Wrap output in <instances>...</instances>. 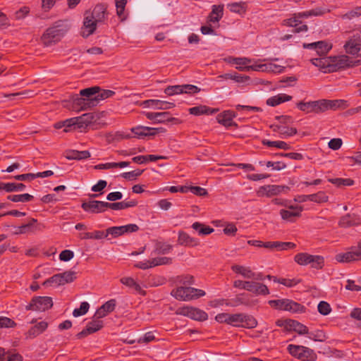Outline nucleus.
<instances>
[{
  "label": "nucleus",
  "instance_id": "nucleus-1",
  "mask_svg": "<svg viewBox=\"0 0 361 361\" xmlns=\"http://www.w3.org/2000/svg\"><path fill=\"white\" fill-rule=\"evenodd\" d=\"M297 107L307 114H322L328 110L336 111L338 109H344L348 106V103L344 99H319L310 102H300Z\"/></svg>",
  "mask_w": 361,
  "mask_h": 361
},
{
  "label": "nucleus",
  "instance_id": "nucleus-2",
  "mask_svg": "<svg viewBox=\"0 0 361 361\" xmlns=\"http://www.w3.org/2000/svg\"><path fill=\"white\" fill-rule=\"evenodd\" d=\"M100 87L98 86H93L88 88L81 90L80 91V95L76 96L73 99V104L75 106H77L80 110H87L91 109L97 105H92V99L94 97H97V93L99 92Z\"/></svg>",
  "mask_w": 361,
  "mask_h": 361
},
{
  "label": "nucleus",
  "instance_id": "nucleus-3",
  "mask_svg": "<svg viewBox=\"0 0 361 361\" xmlns=\"http://www.w3.org/2000/svg\"><path fill=\"white\" fill-rule=\"evenodd\" d=\"M67 32V28L61 22H56L47 28L42 36L43 44L48 47L59 42Z\"/></svg>",
  "mask_w": 361,
  "mask_h": 361
},
{
  "label": "nucleus",
  "instance_id": "nucleus-4",
  "mask_svg": "<svg viewBox=\"0 0 361 361\" xmlns=\"http://www.w3.org/2000/svg\"><path fill=\"white\" fill-rule=\"evenodd\" d=\"M171 295L179 300L188 301L205 295L203 290L180 286L171 291Z\"/></svg>",
  "mask_w": 361,
  "mask_h": 361
},
{
  "label": "nucleus",
  "instance_id": "nucleus-5",
  "mask_svg": "<svg viewBox=\"0 0 361 361\" xmlns=\"http://www.w3.org/2000/svg\"><path fill=\"white\" fill-rule=\"evenodd\" d=\"M295 262L302 266L310 264L312 268L322 269L324 264V257L319 255H312L308 253L301 252L294 257Z\"/></svg>",
  "mask_w": 361,
  "mask_h": 361
},
{
  "label": "nucleus",
  "instance_id": "nucleus-6",
  "mask_svg": "<svg viewBox=\"0 0 361 361\" xmlns=\"http://www.w3.org/2000/svg\"><path fill=\"white\" fill-rule=\"evenodd\" d=\"M269 304L277 310L294 313L302 312L305 309L300 304L288 299L272 300L269 301Z\"/></svg>",
  "mask_w": 361,
  "mask_h": 361
},
{
  "label": "nucleus",
  "instance_id": "nucleus-7",
  "mask_svg": "<svg viewBox=\"0 0 361 361\" xmlns=\"http://www.w3.org/2000/svg\"><path fill=\"white\" fill-rule=\"evenodd\" d=\"M335 259L341 263H350L361 260V240L357 246L351 247L348 251L337 254L335 256Z\"/></svg>",
  "mask_w": 361,
  "mask_h": 361
},
{
  "label": "nucleus",
  "instance_id": "nucleus-8",
  "mask_svg": "<svg viewBox=\"0 0 361 361\" xmlns=\"http://www.w3.org/2000/svg\"><path fill=\"white\" fill-rule=\"evenodd\" d=\"M76 279V272L74 271H67L63 273L54 274L49 278L44 283V286L54 284L56 286H62L66 283H71Z\"/></svg>",
  "mask_w": 361,
  "mask_h": 361
},
{
  "label": "nucleus",
  "instance_id": "nucleus-9",
  "mask_svg": "<svg viewBox=\"0 0 361 361\" xmlns=\"http://www.w3.org/2000/svg\"><path fill=\"white\" fill-rule=\"evenodd\" d=\"M52 305L51 298L39 296L33 298L31 302L26 305L25 309L27 310L43 312L51 308Z\"/></svg>",
  "mask_w": 361,
  "mask_h": 361
},
{
  "label": "nucleus",
  "instance_id": "nucleus-10",
  "mask_svg": "<svg viewBox=\"0 0 361 361\" xmlns=\"http://www.w3.org/2000/svg\"><path fill=\"white\" fill-rule=\"evenodd\" d=\"M332 72L338 71L349 67L360 64V61H353L346 55L332 56Z\"/></svg>",
  "mask_w": 361,
  "mask_h": 361
},
{
  "label": "nucleus",
  "instance_id": "nucleus-11",
  "mask_svg": "<svg viewBox=\"0 0 361 361\" xmlns=\"http://www.w3.org/2000/svg\"><path fill=\"white\" fill-rule=\"evenodd\" d=\"M177 313L198 321H204L208 317L204 311L189 306L179 308Z\"/></svg>",
  "mask_w": 361,
  "mask_h": 361
},
{
  "label": "nucleus",
  "instance_id": "nucleus-12",
  "mask_svg": "<svg viewBox=\"0 0 361 361\" xmlns=\"http://www.w3.org/2000/svg\"><path fill=\"white\" fill-rule=\"evenodd\" d=\"M97 119V116L93 113H86L80 116L75 117L64 122V126L70 127L77 124L78 128H84L93 123Z\"/></svg>",
  "mask_w": 361,
  "mask_h": 361
},
{
  "label": "nucleus",
  "instance_id": "nucleus-13",
  "mask_svg": "<svg viewBox=\"0 0 361 361\" xmlns=\"http://www.w3.org/2000/svg\"><path fill=\"white\" fill-rule=\"evenodd\" d=\"M287 190H288V187L285 185H267L261 186L257 192V194L259 197L266 196L271 197L281 194Z\"/></svg>",
  "mask_w": 361,
  "mask_h": 361
},
{
  "label": "nucleus",
  "instance_id": "nucleus-14",
  "mask_svg": "<svg viewBox=\"0 0 361 361\" xmlns=\"http://www.w3.org/2000/svg\"><path fill=\"white\" fill-rule=\"evenodd\" d=\"M103 326V321L100 320V319L94 318V315L92 320L87 324L86 328L79 332L75 336L78 339H82L90 334L98 331Z\"/></svg>",
  "mask_w": 361,
  "mask_h": 361
},
{
  "label": "nucleus",
  "instance_id": "nucleus-15",
  "mask_svg": "<svg viewBox=\"0 0 361 361\" xmlns=\"http://www.w3.org/2000/svg\"><path fill=\"white\" fill-rule=\"evenodd\" d=\"M139 227L137 224H130L121 226H113L106 229L107 236L111 235L113 238H117L125 233H133L137 231Z\"/></svg>",
  "mask_w": 361,
  "mask_h": 361
},
{
  "label": "nucleus",
  "instance_id": "nucleus-16",
  "mask_svg": "<svg viewBox=\"0 0 361 361\" xmlns=\"http://www.w3.org/2000/svg\"><path fill=\"white\" fill-rule=\"evenodd\" d=\"M132 132L137 138H144L145 137L154 136L159 133L164 132L162 128H150L146 126H138L132 128Z\"/></svg>",
  "mask_w": 361,
  "mask_h": 361
},
{
  "label": "nucleus",
  "instance_id": "nucleus-17",
  "mask_svg": "<svg viewBox=\"0 0 361 361\" xmlns=\"http://www.w3.org/2000/svg\"><path fill=\"white\" fill-rule=\"evenodd\" d=\"M345 51L351 55H357L361 50V37L359 33L354 34L344 44Z\"/></svg>",
  "mask_w": 361,
  "mask_h": 361
},
{
  "label": "nucleus",
  "instance_id": "nucleus-18",
  "mask_svg": "<svg viewBox=\"0 0 361 361\" xmlns=\"http://www.w3.org/2000/svg\"><path fill=\"white\" fill-rule=\"evenodd\" d=\"M30 324H35L25 334L27 338H34L38 336L39 335L44 333L48 328L49 324L45 321H41L39 322H37L36 319H33Z\"/></svg>",
  "mask_w": 361,
  "mask_h": 361
},
{
  "label": "nucleus",
  "instance_id": "nucleus-19",
  "mask_svg": "<svg viewBox=\"0 0 361 361\" xmlns=\"http://www.w3.org/2000/svg\"><path fill=\"white\" fill-rule=\"evenodd\" d=\"M106 202L90 200L82 202L81 207L85 212L97 214L104 212L106 209Z\"/></svg>",
  "mask_w": 361,
  "mask_h": 361
},
{
  "label": "nucleus",
  "instance_id": "nucleus-20",
  "mask_svg": "<svg viewBox=\"0 0 361 361\" xmlns=\"http://www.w3.org/2000/svg\"><path fill=\"white\" fill-rule=\"evenodd\" d=\"M282 25L287 27H294L293 30V32L294 33L307 32L308 30L307 25L305 24L302 25V21L298 18L295 13L293 17L283 20Z\"/></svg>",
  "mask_w": 361,
  "mask_h": 361
},
{
  "label": "nucleus",
  "instance_id": "nucleus-21",
  "mask_svg": "<svg viewBox=\"0 0 361 361\" xmlns=\"http://www.w3.org/2000/svg\"><path fill=\"white\" fill-rule=\"evenodd\" d=\"M310 61L323 73H333L331 70L332 56L312 59Z\"/></svg>",
  "mask_w": 361,
  "mask_h": 361
},
{
  "label": "nucleus",
  "instance_id": "nucleus-22",
  "mask_svg": "<svg viewBox=\"0 0 361 361\" xmlns=\"http://www.w3.org/2000/svg\"><path fill=\"white\" fill-rule=\"evenodd\" d=\"M116 305L115 299H111L103 304L94 313V318L102 319L112 312Z\"/></svg>",
  "mask_w": 361,
  "mask_h": 361
},
{
  "label": "nucleus",
  "instance_id": "nucleus-23",
  "mask_svg": "<svg viewBox=\"0 0 361 361\" xmlns=\"http://www.w3.org/2000/svg\"><path fill=\"white\" fill-rule=\"evenodd\" d=\"M361 224L359 216L355 214H348L342 216L338 222L341 227L348 228L353 226H357Z\"/></svg>",
  "mask_w": 361,
  "mask_h": 361
},
{
  "label": "nucleus",
  "instance_id": "nucleus-24",
  "mask_svg": "<svg viewBox=\"0 0 361 361\" xmlns=\"http://www.w3.org/2000/svg\"><path fill=\"white\" fill-rule=\"evenodd\" d=\"M290 210L287 209H281L280 211V214L281 218L284 220L292 221L295 217H298L300 216L302 209L299 206H288V207Z\"/></svg>",
  "mask_w": 361,
  "mask_h": 361
},
{
  "label": "nucleus",
  "instance_id": "nucleus-25",
  "mask_svg": "<svg viewBox=\"0 0 361 361\" xmlns=\"http://www.w3.org/2000/svg\"><path fill=\"white\" fill-rule=\"evenodd\" d=\"M93 20H94L85 13L83 21V27L82 28V35L83 37H87L93 34L95 31L97 23Z\"/></svg>",
  "mask_w": 361,
  "mask_h": 361
},
{
  "label": "nucleus",
  "instance_id": "nucleus-26",
  "mask_svg": "<svg viewBox=\"0 0 361 361\" xmlns=\"http://www.w3.org/2000/svg\"><path fill=\"white\" fill-rule=\"evenodd\" d=\"M86 13L94 20V22L102 23L105 19L106 8L103 4H98L92 12H86Z\"/></svg>",
  "mask_w": 361,
  "mask_h": 361
},
{
  "label": "nucleus",
  "instance_id": "nucleus-27",
  "mask_svg": "<svg viewBox=\"0 0 361 361\" xmlns=\"http://www.w3.org/2000/svg\"><path fill=\"white\" fill-rule=\"evenodd\" d=\"M178 243L179 245L188 247H195L200 244L198 239L191 237L182 231L178 232Z\"/></svg>",
  "mask_w": 361,
  "mask_h": 361
},
{
  "label": "nucleus",
  "instance_id": "nucleus-28",
  "mask_svg": "<svg viewBox=\"0 0 361 361\" xmlns=\"http://www.w3.org/2000/svg\"><path fill=\"white\" fill-rule=\"evenodd\" d=\"M250 285H247V290L253 293L254 294L258 295H267L270 293L268 287L262 283L255 282V281H249Z\"/></svg>",
  "mask_w": 361,
  "mask_h": 361
},
{
  "label": "nucleus",
  "instance_id": "nucleus-29",
  "mask_svg": "<svg viewBox=\"0 0 361 361\" xmlns=\"http://www.w3.org/2000/svg\"><path fill=\"white\" fill-rule=\"evenodd\" d=\"M144 104L147 106L162 110L169 109L175 106V104L173 102H169L159 99H147L144 102Z\"/></svg>",
  "mask_w": 361,
  "mask_h": 361
},
{
  "label": "nucleus",
  "instance_id": "nucleus-30",
  "mask_svg": "<svg viewBox=\"0 0 361 361\" xmlns=\"http://www.w3.org/2000/svg\"><path fill=\"white\" fill-rule=\"evenodd\" d=\"M235 117V114L231 111H224V112L218 114L216 120L218 123L222 124L226 127H231L232 126H236L237 124L233 121Z\"/></svg>",
  "mask_w": 361,
  "mask_h": 361
},
{
  "label": "nucleus",
  "instance_id": "nucleus-31",
  "mask_svg": "<svg viewBox=\"0 0 361 361\" xmlns=\"http://www.w3.org/2000/svg\"><path fill=\"white\" fill-rule=\"evenodd\" d=\"M90 157V153L87 150H68L65 152V157L68 160H82L86 159Z\"/></svg>",
  "mask_w": 361,
  "mask_h": 361
},
{
  "label": "nucleus",
  "instance_id": "nucleus-32",
  "mask_svg": "<svg viewBox=\"0 0 361 361\" xmlns=\"http://www.w3.org/2000/svg\"><path fill=\"white\" fill-rule=\"evenodd\" d=\"M231 269L233 272L241 275L245 279H252L253 277H255V273L248 267L235 264L231 267Z\"/></svg>",
  "mask_w": 361,
  "mask_h": 361
},
{
  "label": "nucleus",
  "instance_id": "nucleus-33",
  "mask_svg": "<svg viewBox=\"0 0 361 361\" xmlns=\"http://www.w3.org/2000/svg\"><path fill=\"white\" fill-rule=\"evenodd\" d=\"M273 130L279 133L282 138L293 136L298 132L295 128H290L283 125H276L273 126Z\"/></svg>",
  "mask_w": 361,
  "mask_h": 361
},
{
  "label": "nucleus",
  "instance_id": "nucleus-34",
  "mask_svg": "<svg viewBox=\"0 0 361 361\" xmlns=\"http://www.w3.org/2000/svg\"><path fill=\"white\" fill-rule=\"evenodd\" d=\"M220 304H225L226 305L231 307H237L240 305H249L250 303L249 300L246 298V294L242 293L236 295V297L231 300V302H227V300H222Z\"/></svg>",
  "mask_w": 361,
  "mask_h": 361
},
{
  "label": "nucleus",
  "instance_id": "nucleus-35",
  "mask_svg": "<svg viewBox=\"0 0 361 361\" xmlns=\"http://www.w3.org/2000/svg\"><path fill=\"white\" fill-rule=\"evenodd\" d=\"M224 15V5H213L208 20L212 23H218Z\"/></svg>",
  "mask_w": 361,
  "mask_h": 361
},
{
  "label": "nucleus",
  "instance_id": "nucleus-36",
  "mask_svg": "<svg viewBox=\"0 0 361 361\" xmlns=\"http://www.w3.org/2000/svg\"><path fill=\"white\" fill-rule=\"evenodd\" d=\"M120 282L128 288H133L136 293H140L143 295H145V291L142 289L140 285L132 277H123L120 279Z\"/></svg>",
  "mask_w": 361,
  "mask_h": 361
},
{
  "label": "nucleus",
  "instance_id": "nucleus-37",
  "mask_svg": "<svg viewBox=\"0 0 361 361\" xmlns=\"http://www.w3.org/2000/svg\"><path fill=\"white\" fill-rule=\"evenodd\" d=\"M217 109H211L207 106L204 105H200L197 106H194L189 109V113L192 115L195 116H200L203 114H214L216 112H217Z\"/></svg>",
  "mask_w": 361,
  "mask_h": 361
},
{
  "label": "nucleus",
  "instance_id": "nucleus-38",
  "mask_svg": "<svg viewBox=\"0 0 361 361\" xmlns=\"http://www.w3.org/2000/svg\"><path fill=\"white\" fill-rule=\"evenodd\" d=\"M292 99V97L286 94H279L273 96L267 100V104L271 106H276L283 102Z\"/></svg>",
  "mask_w": 361,
  "mask_h": 361
},
{
  "label": "nucleus",
  "instance_id": "nucleus-39",
  "mask_svg": "<svg viewBox=\"0 0 361 361\" xmlns=\"http://www.w3.org/2000/svg\"><path fill=\"white\" fill-rule=\"evenodd\" d=\"M317 356L314 351L307 347L302 345L298 359L302 361H314Z\"/></svg>",
  "mask_w": 361,
  "mask_h": 361
},
{
  "label": "nucleus",
  "instance_id": "nucleus-40",
  "mask_svg": "<svg viewBox=\"0 0 361 361\" xmlns=\"http://www.w3.org/2000/svg\"><path fill=\"white\" fill-rule=\"evenodd\" d=\"M191 227L197 232L200 235H207L214 232V228L206 226L200 222H195L192 224Z\"/></svg>",
  "mask_w": 361,
  "mask_h": 361
},
{
  "label": "nucleus",
  "instance_id": "nucleus-41",
  "mask_svg": "<svg viewBox=\"0 0 361 361\" xmlns=\"http://www.w3.org/2000/svg\"><path fill=\"white\" fill-rule=\"evenodd\" d=\"M115 94V92L112 90H99V92L97 93V97H94V99H92V105H97L101 101L104 100L107 98H109Z\"/></svg>",
  "mask_w": 361,
  "mask_h": 361
},
{
  "label": "nucleus",
  "instance_id": "nucleus-42",
  "mask_svg": "<svg viewBox=\"0 0 361 361\" xmlns=\"http://www.w3.org/2000/svg\"><path fill=\"white\" fill-rule=\"evenodd\" d=\"M2 188L7 192L23 191L25 188V185L20 183H4L1 184Z\"/></svg>",
  "mask_w": 361,
  "mask_h": 361
},
{
  "label": "nucleus",
  "instance_id": "nucleus-43",
  "mask_svg": "<svg viewBox=\"0 0 361 361\" xmlns=\"http://www.w3.org/2000/svg\"><path fill=\"white\" fill-rule=\"evenodd\" d=\"M262 144L268 147H276L279 149H283L288 150L290 149V145L283 141H271L269 140H263Z\"/></svg>",
  "mask_w": 361,
  "mask_h": 361
},
{
  "label": "nucleus",
  "instance_id": "nucleus-44",
  "mask_svg": "<svg viewBox=\"0 0 361 361\" xmlns=\"http://www.w3.org/2000/svg\"><path fill=\"white\" fill-rule=\"evenodd\" d=\"M34 197L28 193L21 195H9L7 199L13 202H27L32 201Z\"/></svg>",
  "mask_w": 361,
  "mask_h": 361
},
{
  "label": "nucleus",
  "instance_id": "nucleus-45",
  "mask_svg": "<svg viewBox=\"0 0 361 361\" xmlns=\"http://www.w3.org/2000/svg\"><path fill=\"white\" fill-rule=\"evenodd\" d=\"M116 13L121 20H124L127 18V15L125 13V8L127 4V0H115Z\"/></svg>",
  "mask_w": 361,
  "mask_h": 361
},
{
  "label": "nucleus",
  "instance_id": "nucleus-46",
  "mask_svg": "<svg viewBox=\"0 0 361 361\" xmlns=\"http://www.w3.org/2000/svg\"><path fill=\"white\" fill-rule=\"evenodd\" d=\"M308 338L314 341L324 342L326 339L325 333L320 329L310 331L307 334Z\"/></svg>",
  "mask_w": 361,
  "mask_h": 361
},
{
  "label": "nucleus",
  "instance_id": "nucleus-47",
  "mask_svg": "<svg viewBox=\"0 0 361 361\" xmlns=\"http://www.w3.org/2000/svg\"><path fill=\"white\" fill-rule=\"evenodd\" d=\"M316 44L315 51L320 56L326 55L331 49V46L324 41L316 42Z\"/></svg>",
  "mask_w": 361,
  "mask_h": 361
},
{
  "label": "nucleus",
  "instance_id": "nucleus-48",
  "mask_svg": "<svg viewBox=\"0 0 361 361\" xmlns=\"http://www.w3.org/2000/svg\"><path fill=\"white\" fill-rule=\"evenodd\" d=\"M329 182L334 184L335 185L338 187L341 186H350L354 184V180L350 178H331L329 180Z\"/></svg>",
  "mask_w": 361,
  "mask_h": 361
},
{
  "label": "nucleus",
  "instance_id": "nucleus-49",
  "mask_svg": "<svg viewBox=\"0 0 361 361\" xmlns=\"http://www.w3.org/2000/svg\"><path fill=\"white\" fill-rule=\"evenodd\" d=\"M243 318H245V314L243 313L230 314L228 324L238 326L240 324H243Z\"/></svg>",
  "mask_w": 361,
  "mask_h": 361
},
{
  "label": "nucleus",
  "instance_id": "nucleus-50",
  "mask_svg": "<svg viewBox=\"0 0 361 361\" xmlns=\"http://www.w3.org/2000/svg\"><path fill=\"white\" fill-rule=\"evenodd\" d=\"M285 67L272 63H264L263 72L282 73Z\"/></svg>",
  "mask_w": 361,
  "mask_h": 361
},
{
  "label": "nucleus",
  "instance_id": "nucleus-51",
  "mask_svg": "<svg viewBox=\"0 0 361 361\" xmlns=\"http://www.w3.org/2000/svg\"><path fill=\"white\" fill-rule=\"evenodd\" d=\"M90 308V305L87 302H82L80 303V306L79 308H76L73 312V315L75 317H78L82 315L85 314Z\"/></svg>",
  "mask_w": 361,
  "mask_h": 361
},
{
  "label": "nucleus",
  "instance_id": "nucleus-52",
  "mask_svg": "<svg viewBox=\"0 0 361 361\" xmlns=\"http://www.w3.org/2000/svg\"><path fill=\"white\" fill-rule=\"evenodd\" d=\"M361 16V6H357L342 16L343 19L352 20Z\"/></svg>",
  "mask_w": 361,
  "mask_h": 361
},
{
  "label": "nucleus",
  "instance_id": "nucleus-53",
  "mask_svg": "<svg viewBox=\"0 0 361 361\" xmlns=\"http://www.w3.org/2000/svg\"><path fill=\"white\" fill-rule=\"evenodd\" d=\"M242 326L249 329H252L257 326V322L252 316L245 314V318H243V322Z\"/></svg>",
  "mask_w": 361,
  "mask_h": 361
},
{
  "label": "nucleus",
  "instance_id": "nucleus-54",
  "mask_svg": "<svg viewBox=\"0 0 361 361\" xmlns=\"http://www.w3.org/2000/svg\"><path fill=\"white\" fill-rule=\"evenodd\" d=\"M311 201L317 203H323L328 201V196L323 191L311 195Z\"/></svg>",
  "mask_w": 361,
  "mask_h": 361
},
{
  "label": "nucleus",
  "instance_id": "nucleus-55",
  "mask_svg": "<svg viewBox=\"0 0 361 361\" xmlns=\"http://www.w3.org/2000/svg\"><path fill=\"white\" fill-rule=\"evenodd\" d=\"M164 93L169 96L183 94V88L181 85L168 86L164 90Z\"/></svg>",
  "mask_w": 361,
  "mask_h": 361
},
{
  "label": "nucleus",
  "instance_id": "nucleus-56",
  "mask_svg": "<svg viewBox=\"0 0 361 361\" xmlns=\"http://www.w3.org/2000/svg\"><path fill=\"white\" fill-rule=\"evenodd\" d=\"M152 266L156 267L159 265L162 264H171L172 259L171 258L166 257H155L152 259Z\"/></svg>",
  "mask_w": 361,
  "mask_h": 361
},
{
  "label": "nucleus",
  "instance_id": "nucleus-57",
  "mask_svg": "<svg viewBox=\"0 0 361 361\" xmlns=\"http://www.w3.org/2000/svg\"><path fill=\"white\" fill-rule=\"evenodd\" d=\"M317 309H318L319 312L322 315H327L331 311L330 305L325 301H321L318 304Z\"/></svg>",
  "mask_w": 361,
  "mask_h": 361
},
{
  "label": "nucleus",
  "instance_id": "nucleus-58",
  "mask_svg": "<svg viewBox=\"0 0 361 361\" xmlns=\"http://www.w3.org/2000/svg\"><path fill=\"white\" fill-rule=\"evenodd\" d=\"M16 326V323L6 317H0V328H12Z\"/></svg>",
  "mask_w": 361,
  "mask_h": 361
},
{
  "label": "nucleus",
  "instance_id": "nucleus-59",
  "mask_svg": "<svg viewBox=\"0 0 361 361\" xmlns=\"http://www.w3.org/2000/svg\"><path fill=\"white\" fill-rule=\"evenodd\" d=\"M302 348V345L290 344L287 347V350L288 353L293 357H297L298 359L299 355L300 354V350Z\"/></svg>",
  "mask_w": 361,
  "mask_h": 361
},
{
  "label": "nucleus",
  "instance_id": "nucleus-60",
  "mask_svg": "<svg viewBox=\"0 0 361 361\" xmlns=\"http://www.w3.org/2000/svg\"><path fill=\"white\" fill-rule=\"evenodd\" d=\"M231 61L234 64L238 65V67L248 66L247 65L251 63V60L245 57L233 58Z\"/></svg>",
  "mask_w": 361,
  "mask_h": 361
},
{
  "label": "nucleus",
  "instance_id": "nucleus-61",
  "mask_svg": "<svg viewBox=\"0 0 361 361\" xmlns=\"http://www.w3.org/2000/svg\"><path fill=\"white\" fill-rule=\"evenodd\" d=\"M301 282L300 279H280L279 283L287 287H293Z\"/></svg>",
  "mask_w": 361,
  "mask_h": 361
},
{
  "label": "nucleus",
  "instance_id": "nucleus-62",
  "mask_svg": "<svg viewBox=\"0 0 361 361\" xmlns=\"http://www.w3.org/2000/svg\"><path fill=\"white\" fill-rule=\"evenodd\" d=\"M74 252L70 250H64L59 255V259L63 262H68L73 259Z\"/></svg>",
  "mask_w": 361,
  "mask_h": 361
},
{
  "label": "nucleus",
  "instance_id": "nucleus-63",
  "mask_svg": "<svg viewBox=\"0 0 361 361\" xmlns=\"http://www.w3.org/2000/svg\"><path fill=\"white\" fill-rule=\"evenodd\" d=\"M157 123H164L166 121H170L173 118L171 117L169 112H157Z\"/></svg>",
  "mask_w": 361,
  "mask_h": 361
},
{
  "label": "nucleus",
  "instance_id": "nucleus-64",
  "mask_svg": "<svg viewBox=\"0 0 361 361\" xmlns=\"http://www.w3.org/2000/svg\"><path fill=\"white\" fill-rule=\"evenodd\" d=\"M330 10L324 7H317L314 9L310 10V17L311 16H321L325 13H329Z\"/></svg>",
  "mask_w": 361,
  "mask_h": 361
}]
</instances>
